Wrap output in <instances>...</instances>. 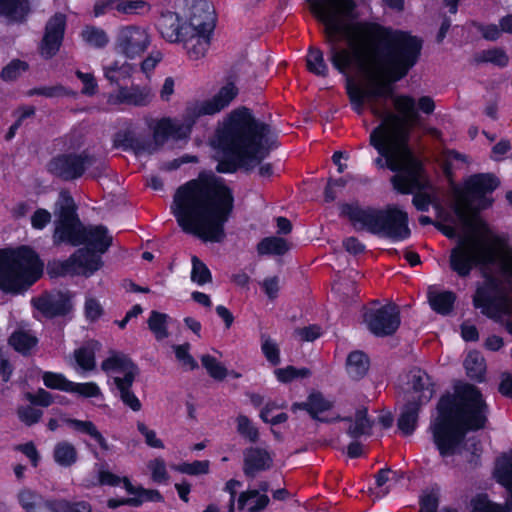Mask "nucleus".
<instances>
[{"label": "nucleus", "instance_id": "obj_52", "mask_svg": "<svg viewBox=\"0 0 512 512\" xmlns=\"http://www.w3.org/2000/svg\"><path fill=\"white\" fill-rule=\"evenodd\" d=\"M43 382L47 388L57 389L65 392H69L71 382L60 373L45 372L42 376Z\"/></svg>", "mask_w": 512, "mask_h": 512}, {"label": "nucleus", "instance_id": "obj_41", "mask_svg": "<svg viewBox=\"0 0 512 512\" xmlns=\"http://www.w3.org/2000/svg\"><path fill=\"white\" fill-rule=\"evenodd\" d=\"M133 71V65L127 62L120 63L115 61L104 67V75L111 83H118L121 80L130 78Z\"/></svg>", "mask_w": 512, "mask_h": 512}, {"label": "nucleus", "instance_id": "obj_63", "mask_svg": "<svg viewBox=\"0 0 512 512\" xmlns=\"http://www.w3.org/2000/svg\"><path fill=\"white\" fill-rule=\"evenodd\" d=\"M17 413L19 419L28 426L37 423L42 416V411L32 406L20 407Z\"/></svg>", "mask_w": 512, "mask_h": 512}, {"label": "nucleus", "instance_id": "obj_21", "mask_svg": "<svg viewBox=\"0 0 512 512\" xmlns=\"http://www.w3.org/2000/svg\"><path fill=\"white\" fill-rule=\"evenodd\" d=\"M34 307L45 317L63 316L72 309L68 296L63 293L44 294L32 300Z\"/></svg>", "mask_w": 512, "mask_h": 512}, {"label": "nucleus", "instance_id": "obj_25", "mask_svg": "<svg viewBox=\"0 0 512 512\" xmlns=\"http://www.w3.org/2000/svg\"><path fill=\"white\" fill-rule=\"evenodd\" d=\"M17 499L25 512H56L54 502L44 499L40 494L30 489L20 490Z\"/></svg>", "mask_w": 512, "mask_h": 512}, {"label": "nucleus", "instance_id": "obj_55", "mask_svg": "<svg viewBox=\"0 0 512 512\" xmlns=\"http://www.w3.org/2000/svg\"><path fill=\"white\" fill-rule=\"evenodd\" d=\"M70 393L77 394L84 398L100 397L102 392L98 385L94 382L75 383L71 382Z\"/></svg>", "mask_w": 512, "mask_h": 512}, {"label": "nucleus", "instance_id": "obj_5", "mask_svg": "<svg viewBox=\"0 0 512 512\" xmlns=\"http://www.w3.org/2000/svg\"><path fill=\"white\" fill-rule=\"evenodd\" d=\"M388 129L387 124L383 123L370 134V145L379 153L375 159L376 166L397 172L392 176L391 183L402 194H409L413 188L424 189L427 183L421 176L420 162L407 145L408 135H395V132H389Z\"/></svg>", "mask_w": 512, "mask_h": 512}, {"label": "nucleus", "instance_id": "obj_58", "mask_svg": "<svg viewBox=\"0 0 512 512\" xmlns=\"http://www.w3.org/2000/svg\"><path fill=\"white\" fill-rule=\"evenodd\" d=\"M172 468L180 473L188 474V475H200L207 474L209 471V462L208 461H194L192 463H181L178 465L172 466Z\"/></svg>", "mask_w": 512, "mask_h": 512}, {"label": "nucleus", "instance_id": "obj_13", "mask_svg": "<svg viewBox=\"0 0 512 512\" xmlns=\"http://www.w3.org/2000/svg\"><path fill=\"white\" fill-rule=\"evenodd\" d=\"M102 370L116 374L113 378L122 402L135 412L142 408L138 397L131 390L132 384L138 373L137 367L125 355L113 353L102 362Z\"/></svg>", "mask_w": 512, "mask_h": 512}, {"label": "nucleus", "instance_id": "obj_42", "mask_svg": "<svg viewBox=\"0 0 512 512\" xmlns=\"http://www.w3.org/2000/svg\"><path fill=\"white\" fill-rule=\"evenodd\" d=\"M330 408V403L326 401L321 394H312L306 402L296 403L292 409L306 410L314 419H317L318 413L324 412Z\"/></svg>", "mask_w": 512, "mask_h": 512}, {"label": "nucleus", "instance_id": "obj_18", "mask_svg": "<svg viewBox=\"0 0 512 512\" xmlns=\"http://www.w3.org/2000/svg\"><path fill=\"white\" fill-rule=\"evenodd\" d=\"M496 473L498 481L509 492L505 505L492 503L487 496L478 495L472 500V512H512V455L498 463Z\"/></svg>", "mask_w": 512, "mask_h": 512}, {"label": "nucleus", "instance_id": "obj_17", "mask_svg": "<svg viewBox=\"0 0 512 512\" xmlns=\"http://www.w3.org/2000/svg\"><path fill=\"white\" fill-rule=\"evenodd\" d=\"M150 35L139 26L122 27L116 37L115 49L129 59L141 56L150 45Z\"/></svg>", "mask_w": 512, "mask_h": 512}, {"label": "nucleus", "instance_id": "obj_37", "mask_svg": "<svg viewBox=\"0 0 512 512\" xmlns=\"http://www.w3.org/2000/svg\"><path fill=\"white\" fill-rule=\"evenodd\" d=\"M290 249L288 242L279 237H266L257 245L259 255H283Z\"/></svg>", "mask_w": 512, "mask_h": 512}, {"label": "nucleus", "instance_id": "obj_3", "mask_svg": "<svg viewBox=\"0 0 512 512\" xmlns=\"http://www.w3.org/2000/svg\"><path fill=\"white\" fill-rule=\"evenodd\" d=\"M487 413L488 407L473 385H463L455 395L443 396L429 427L439 454L448 457L459 453L467 431L485 427Z\"/></svg>", "mask_w": 512, "mask_h": 512}, {"label": "nucleus", "instance_id": "obj_30", "mask_svg": "<svg viewBox=\"0 0 512 512\" xmlns=\"http://www.w3.org/2000/svg\"><path fill=\"white\" fill-rule=\"evenodd\" d=\"M123 484L129 494L135 495L133 498H128L127 502L130 506L137 507L146 501L160 502L163 499L158 490L144 489L142 487L136 488L127 477L123 478Z\"/></svg>", "mask_w": 512, "mask_h": 512}, {"label": "nucleus", "instance_id": "obj_54", "mask_svg": "<svg viewBox=\"0 0 512 512\" xmlns=\"http://www.w3.org/2000/svg\"><path fill=\"white\" fill-rule=\"evenodd\" d=\"M261 349L266 359L272 365H278L280 363V351L279 347L275 341H273L269 336L262 335L261 336Z\"/></svg>", "mask_w": 512, "mask_h": 512}, {"label": "nucleus", "instance_id": "obj_4", "mask_svg": "<svg viewBox=\"0 0 512 512\" xmlns=\"http://www.w3.org/2000/svg\"><path fill=\"white\" fill-rule=\"evenodd\" d=\"M213 143L231 158L219 161L217 171L232 173L238 168L249 171L260 165L268 156L274 141L267 124L255 119L249 109L240 108L231 113Z\"/></svg>", "mask_w": 512, "mask_h": 512}, {"label": "nucleus", "instance_id": "obj_51", "mask_svg": "<svg viewBox=\"0 0 512 512\" xmlns=\"http://www.w3.org/2000/svg\"><path fill=\"white\" fill-rule=\"evenodd\" d=\"M191 280L198 285H204L212 281V276L208 267L197 257L192 259Z\"/></svg>", "mask_w": 512, "mask_h": 512}, {"label": "nucleus", "instance_id": "obj_14", "mask_svg": "<svg viewBox=\"0 0 512 512\" xmlns=\"http://www.w3.org/2000/svg\"><path fill=\"white\" fill-rule=\"evenodd\" d=\"M238 94L233 83H227L211 99L189 103L184 111L183 120L191 131L196 120L204 115H214L227 107Z\"/></svg>", "mask_w": 512, "mask_h": 512}, {"label": "nucleus", "instance_id": "obj_43", "mask_svg": "<svg viewBox=\"0 0 512 512\" xmlns=\"http://www.w3.org/2000/svg\"><path fill=\"white\" fill-rule=\"evenodd\" d=\"M307 68L308 70L321 77L328 75V66L324 60V55L321 49L310 47L307 55Z\"/></svg>", "mask_w": 512, "mask_h": 512}, {"label": "nucleus", "instance_id": "obj_6", "mask_svg": "<svg viewBox=\"0 0 512 512\" xmlns=\"http://www.w3.org/2000/svg\"><path fill=\"white\" fill-rule=\"evenodd\" d=\"M499 180L491 173H479L470 176L462 190L455 193L454 212L466 228L478 227L482 230L481 237L488 238L491 234L488 226L477 219L479 211L492 205L493 199L488 197L498 186Z\"/></svg>", "mask_w": 512, "mask_h": 512}, {"label": "nucleus", "instance_id": "obj_62", "mask_svg": "<svg viewBox=\"0 0 512 512\" xmlns=\"http://www.w3.org/2000/svg\"><path fill=\"white\" fill-rule=\"evenodd\" d=\"M66 94V89L61 85L43 86L33 88L27 92L28 96L40 95L47 98L60 97Z\"/></svg>", "mask_w": 512, "mask_h": 512}, {"label": "nucleus", "instance_id": "obj_59", "mask_svg": "<svg viewBox=\"0 0 512 512\" xmlns=\"http://www.w3.org/2000/svg\"><path fill=\"white\" fill-rule=\"evenodd\" d=\"M148 468L151 471L152 480L156 483H165L168 481V473L166 470L165 461L161 458H156L148 463Z\"/></svg>", "mask_w": 512, "mask_h": 512}, {"label": "nucleus", "instance_id": "obj_57", "mask_svg": "<svg viewBox=\"0 0 512 512\" xmlns=\"http://www.w3.org/2000/svg\"><path fill=\"white\" fill-rule=\"evenodd\" d=\"M421 176H422L423 180L427 183V187H425L424 189L413 188V190L410 193H412L415 190L418 191L413 197V204L417 210L427 211L431 204V198H430V195L428 194V191L431 189V185H430L429 181L426 179L422 170H421Z\"/></svg>", "mask_w": 512, "mask_h": 512}, {"label": "nucleus", "instance_id": "obj_34", "mask_svg": "<svg viewBox=\"0 0 512 512\" xmlns=\"http://www.w3.org/2000/svg\"><path fill=\"white\" fill-rule=\"evenodd\" d=\"M369 369V359L362 351L351 352L346 360V371L348 375L358 380L362 378Z\"/></svg>", "mask_w": 512, "mask_h": 512}, {"label": "nucleus", "instance_id": "obj_48", "mask_svg": "<svg viewBox=\"0 0 512 512\" xmlns=\"http://www.w3.org/2000/svg\"><path fill=\"white\" fill-rule=\"evenodd\" d=\"M82 38L87 44L95 48H103L109 42L107 33L104 30L93 26H87L83 29Z\"/></svg>", "mask_w": 512, "mask_h": 512}, {"label": "nucleus", "instance_id": "obj_46", "mask_svg": "<svg viewBox=\"0 0 512 512\" xmlns=\"http://www.w3.org/2000/svg\"><path fill=\"white\" fill-rule=\"evenodd\" d=\"M115 9L127 15H143L151 10V5L146 0H127L116 4Z\"/></svg>", "mask_w": 512, "mask_h": 512}, {"label": "nucleus", "instance_id": "obj_10", "mask_svg": "<svg viewBox=\"0 0 512 512\" xmlns=\"http://www.w3.org/2000/svg\"><path fill=\"white\" fill-rule=\"evenodd\" d=\"M76 204L67 190L59 193L55 203V229L53 233L54 245L68 243L72 246L83 244L84 225L76 213Z\"/></svg>", "mask_w": 512, "mask_h": 512}, {"label": "nucleus", "instance_id": "obj_40", "mask_svg": "<svg viewBox=\"0 0 512 512\" xmlns=\"http://www.w3.org/2000/svg\"><path fill=\"white\" fill-rule=\"evenodd\" d=\"M9 344L16 351L25 355L36 346L37 338L28 331L18 330L10 336Z\"/></svg>", "mask_w": 512, "mask_h": 512}, {"label": "nucleus", "instance_id": "obj_12", "mask_svg": "<svg viewBox=\"0 0 512 512\" xmlns=\"http://www.w3.org/2000/svg\"><path fill=\"white\" fill-rule=\"evenodd\" d=\"M190 134L188 125L184 120L165 117L157 121L153 128V138L144 139L126 136V146H129L137 155L153 154L169 139L180 140Z\"/></svg>", "mask_w": 512, "mask_h": 512}, {"label": "nucleus", "instance_id": "obj_49", "mask_svg": "<svg viewBox=\"0 0 512 512\" xmlns=\"http://www.w3.org/2000/svg\"><path fill=\"white\" fill-rule=\"evenodd\" d=\"M237 432L245 439L255 443L259 439V431L246 415H238L236 418Z\"/></svg>", "mask_w": 512, "mask_h": 512}, {"label": "nucleus", "instance_id": "obj_28", "mask_svg": "<svg viewBox=\"0 0 512 512\" xmlns=\"http://www.w3.org/2000/svg\"><path fill=\"white\" fill-rule=\"evenodd\" d=\"M63 422L66 423L68 426H70L72 429H74L78 433L86 434L90 436L93 440H95L99 446L104 450H109V445L107 440L104 438V436L101 434V432L98 430L96 425L92 421H83L78 419H72L64 417Z\"/></svg>", "mask_w": 512, "mask_h": 512}, {"label": "nucleus", "instance_id": "obj_20", "mask_svg": "<svg viewBox=\"0 0 512 512\" xmlns=\"http://www.w3.org/2000/svg\"><path fill=\"white\" fill-rule=\"evenodd\" d=\"M66 18L63 14H55L46 24L45 34L41 44V54L47 58L52 57L59 50Z\"/></svg>", "mask_w": 512, "mask_h": 512}, {"label": "nucleus", "instance_id": "obj_22", "mask_svg": "<svg viewBox=\"0 0 512 512\" xmlns=\"http://www.w3.org/2000/svg\"><path fill=\"white\" fill-rule=\"evenodd\" d=\"M273 458L269 451L259 447H250L244 451L243 472L249 478H255L259 472L270 469Z\"/></svg>", "mask_w": 512, "mask_h": 512}, {"label": "nucleus", "instance_id": "obj_2", "mask_svg": "<svg viewBox=\"0 0 512 512\" xmlns=\"http://www.w3.org/2000/svg\"><path fill=\"white\" fill-rule=\"evenodd\" d=\"M233 207L234 197L224 180L204 172L177 189L171 211L184 232L203 241L221 242Z\"/></svg>", "mask_w": 512, "mask_h": 512}, {"label": "nucleus", "instance_id": "obj_9", "mask_svg": "<svg viewBox=\"0 0 512 512\" xmlns=\"http://www.w3.org/2000/svg\"><path fill=\"white\" fill-rule=\"evenodd\" d=\"M215 27L214 10L206 0H196L190 8L189 22L182 25L180 43L191 60H199L207 54Z\"/></svg>", "mask_w": 512, "mask_h": 512}, {"label": "nucleus", "instance_id": "obj_31", "mask_svg": "<svg viewBox=\"0 0 512 512\" xmlns=\"http://www.w3.org/2000/svg\"><path fill=\"white\" fill-rule=\"evenodd\" d=\"M421 405L420 402L413 400L404 406L397 423L403 434L410 435L415 430Z\"/></svg>", "mask_w": 512, "mask_h": 512}, {"label": "nucleus", "instance_id": "obj_23", "mask_svg": "<svg viewBox=\"0 0 512 512\" xmlns=\"http://www.w3.org/2000/svg\"><path fill=\"white\" fill-rule=\"evenodd\" d=\"M112 236L109 234L107 227L103 225L85 226L83 233V244L87 245V249L98 254L105 253L112 245Z\"/></svg>", "mask_w": 512, "mask_h": 512}, {"label": "nucleus", "instance_id": "obj_19", "mask_svg": "<svg viewBox=\"0 0 512 512\" xmlns=\"http://www.w3.org/2000/svg\"><path fill=\"white\" fill-rule=\"evenodd\" d=\"M153 97L152 89L148 86H121L115 93L109 96L108 102L115 105L125 104L143 107L147 106Z\"/></svg>", "mask_w": 512, "mask_h": 512}, {"label": "nucleus", "instance_id": "obj_53", "mask_svg": "<svg viewBox=\"0 0 512 512\" xmlns=\"http://www.w3.org/2000/svg\"><path fill=\"white\" fill-rule=\"evenodd\" d=\"M310 370L307 368L297 369L294 366H287L275 370V375L280 382L288 383L296 378H306L310 376Z\"/></svg>", "mask_w": 512, "mask_h": 512}, {"label": "nucleus", "instance_id": "obj_35", "mask_svg": "<svg viewBox=\"0 0 512 512\" xmlns=\"http://www.w3.org/2000/svg\"><path fill=\"white\" fill-rule=\"evenodd\" d=\"M28 12L29 5L25 0H0V14L11 21L22 22Z\"/></svg>", "mask_w": 512, "mask_h": 512}, {"label": "nucleus", "instance_id": "obj_45", "mask_svg": "<svg viewBox=\"0 0 512 512\" xmlns=\"http://www.w3.org/2000/svg\"><path fill=\"white\" fill-rule=\"evenodd\" d=\"M168 316L158 311H152L148 319V327L157 340H163L168 337L167 331Z\"/></svg>", "mask_w": 512, "mask_h": 512}, {"label": "nucleus", "instance_id": "obj_47", "mask_svg": "<svg viewBox=\"0 0 512 512\" xmlns=\"http://www.w3.org/2000/svg\"><path fill=\"white\" fill-rule=\"evenodd\" d=\"M29 69V64L20 59H13L1 71L0 78L5 82H13Z\"/></svg>", "mask_w": 512, "mask_h": 512}, {"label": "nucleus", "instance_id": "obj_8", "mask_svg": "<svg viewBox=\"0 0 512 512\" xmlns=\"http://www.w3.org/2000/svg\"><path fill=\"white\" fill-rule=\"evenodd\" d=\"M43 264L28 247L0 250V290L18 294L30 287L42 274Z\"/></svg>", "mask_w": 512, "mask_h": 512}, {"label": "nucleus", "instance_id": "obj_1", "mask_svg": "<svg viewBox=\"0 0 512 512\" xmlns=\"http://www.w3.org/2000/svg\"><path fill=\"white\" fill-rule=\"evenodd\" d=\"M311 11L324 26V40L332 65L340 73L355 67L368 80L361 87L347 80L346 90L354 111L361 115L368 104L371 113L387 124L389 132L408 135L405 122L418 119L416 101L409 95L392 96L381 81H399L418 62L422 41L409 33L377 23L357 22L353 0H312Z\"/></svg>", "mask_w": 512, "mask_h": 512}, {"label": "nucleus", "instance_id": "obj_60", "mask_svg": "<svg viewBox=\"0 0 512 512\" xmlns=\"http://www.w3.org/2000/svg\"><path fill=\"white\" fill-rule=\"evenodd\" d=\"M173 349L177 360L182 364V366L190 370H193L198 366L197 362L189 353L190 344L185 343L182 345H175L173 346Z\"/></svg>", "mask_w": 512, "mask_h": 512}, {"label": "nucleus", "instance_id": "obj_44", "mask_svg": "<svg viewBox=\"0 0 512 512\" xmlns=\"http://www.w3.org/2000/svg\"><path fill=\"white\" fill-rule=\"evenodd\" d=\"M477 63H492L498 67H506L509 63V56L501 48L483 50L476 54Z\"/></svg>", "mask_w": 512, "mask_h": 512}, {"label": "nucleus", "instance_id": "obj_24", "mask_svg": "<svg viewBox=\"0 0 512 512\" xmlns=\"http://www.w3.org/2000/svg\"><path fill=\"white\" fill-rule=\"evenodd\" d=\"M76 275H92L102 266L100 255L87 248H80L71 255Z\"/></svg>", "mask_w": 512, "mask_h": 512}, {"label": "nucleus", "instance_id": "obj_7", "mask_svg": "<svg viewBox=\"0 0 512 512\" xmlns=\"http://www.w3.org/2000/svg\"><path fill=\"white\" fill-rule=\"evenodd\" d=\"M340 210L341 215L348 217L356 229H365L372 234L396 241L404 240L410 235L408 215L397 206L362 209L357 204H342Z\"/></svg>", "mask_w": 512, "mask_h": 512}, {"label": "nucleus", "instance_id": "obj_29", "mask_svg": "<svg viewBox=\"0 0 512 512\" xmlns=\"http://www.w3.org/2000/svg\"><path fill=\"white\" fill-rule=\"evenodd\" d=\"M158 30L162 37L171 43H180L183 37L182 25L179 24L178 17L173 13L162 15L158 23Z\"/></svg>", "mask_w": 512, "mask_h": 512}, {"label": "nucleus", "instance_id": "obj_38", "mask_svg": "<svg viewBox=\"0 0 512 512\" xmlns=\"http://www.w3.org/2000/svg\"><path fill=\"white\" fill-rule=\"evenodd\" d=\"M467 375L471 379L481 381L483 379L486 364L484 357L477 351L469 352L464 361Z\"/></svg>", "mask_w": 512, "mask_h": 512}, {"label": "nucleus", "instance_id": "obj_32", "mask_svg": "<svg viewBox=\"0 0 512 512\" xmlns=\"http://www.w3.org/2000/svg\"><path fill=\"white\" fill-rule=\"evenodd\" d=\"M53 459L61 467H71L78 460V451L71 442L60 441L54 446Z\"/></svg>", "mask_w": 512, "mask_h": 512}, {"label": "nucleus", "instance_id": "obj_16", "mask_svg": "<svg viewBox=\"0 0 512 512\" xmlns=\"http://www.w3.org/2000/svg\"><path fill=\"white\" fill-rule=\"evenodd\" d=\"M363 321L375 336H390L400 326V312L395 304L389 303L380 308L366 310L363 314Z\"/></svg>", "mask_w": 512, "mask_h": 512}, {"label": "nucleus", "instance_id": "obj_61", "mask_svg": "<svg viewBox=\"0 0 512 512\" xmlns=\"http://www.w3.org/2000/svg\"><path fill=\"white\" fill-rule=\"evenodd\" d=\"M56 512H92L91 505L85 501L69 502L59 501L55 503Z\"/></svg>", "mask_w": 512, "mask_h": 512}, {"label": "nucleus", "instance_id": "obj_64", "mask_svg": "<svg viewBox=\"0 0 512 512\" xmlns=\"http://www.w3.org/2000/svg\"><path fill=\"white\" fill-rule=\"evenodd\" d=\"M137 430L144 436L145 443L157 449H163V442L157 438L156 432L154 430L149 429L143 422H137Z\"/></svg>", "mask_w": 512, "mask_h": 512}, {"label": "nucleus", "instance_id": "obj_33", "mask_svg": "<svg viewBox=\"0 0 512 512\" xmlns=\"http://www.w3.org/2000/svg\"><path fill=\"white\" fill-rule=\"evenodd\" d=\"M100 346L99 342L91 340L74 351L75 360L82 370L91 371L95 368V352Z\"/></svg>", "mask_w": 512, "mask_h": 512}, {"label": "nucleus", "instance_id": "obj_15", "mask_svg": "<svg viewBox=\"0 0 512 512\" xmlns=\"http://www.w3.org/2000/svg\"><path fill=\"white\" fill-rule=\"evenodd\" d=\"M96 162V158L87 151L68 153L53 158L48 164V170L62 180L70 181L80 178Z\"/></svg>", "mask_w": 512, "mask_h": 512}, {"label": "nucleus", "instance_id": "obj_26", "mask_svg": "<svg viewBox=\"0 0 512 512\" xmlns=\"http://www.w3.org/2000/svg\"><path fill=\"white\" fill-rule=\"evenodd\" d=\"M408 383L411 385L414 393H418L413 400L420 404L427 403L433 396V385L428 374L421 369H413L409 372Z\"/></svg>", "mask_w": 512, "mask_h": 512}, {"label": "nucleus", "instance_id": "obj_50", "mask_svg": "<svg viewBox=\"0 0 512 512\" xmlns=\"http://www.w3.org/2000/svg\"><path fill=\"white\" fill-rule=\"evenodd\" d=\"M201 362L208 374L216 380H223L228 374L226 367L211 355H203Z\"/></svg>", "mask_w": 512, "mask_h": 512}, {"label": "nucleus", "instance_id": "obj_27", "mask_svg": "<svg viewBox=\"0 0 512 512\" xmlns=\"http://www.w3.org/2000/svg\"><path fill=\"white\" fill-rule=\"evenodd\" d=\"M343 420L349 422L347 434L352 438H359L362 435H370L373 427V421L368 418L366 408H360L355 412L353 418H344Z\"/></svg>", "mask_w": 512, "mask_h": 512}, {"label": "nucleus", "instance_id": "obj_39", "mask_svg": "<svg viewBox=\"0 0 512 512\" xmlns=\"http://www.w3.org/2000/svg\"><path fill=\"white\" fill-rule=\"evenodd\" d=\"M255 499L254 503L248 508L249 512H259L265 509L269 504V497L266 494H260L259 490H248L242 492L238 498L239 509H243L249 500Z\"/></svg>", "mask_w": 512, "mask_h": 512}, {"label": "nucleus", "instance_id": "obj_56", "mask_svg": "<svg viewBox=\"0 0 512 512\" xmlns=\"http://www.w3.org/2000/svg\"><path fill=\"white\" fill-rule=\"evenodd\" d=\"M72 266L73 262L71 256L65 261H52L47 265V273L51 277L76 275L75 269Z\"/></svg>", "mask_w": 512, "mask_h": 512}, {"label": "nucleus", "instance_id": "obj_36", "mask_svg": "<svg viewBox=\"0 0 512 512\" xmlns=\"http://www.w3.org/2000/svg\"><path fill=\"white\" fill-rule=\"evenodd\" d=\"M428 300L434 311L446 315L452 310L455 301V295L450 291L439 292L433 289H429Z\"/></svg>", "mask_w": 512, "mask_h": 512}, {"label": "nucleus", "instance_id": "obj_11", "mask_svg": "<svg viewBox=\"0 0 512 512\" xmlns=\"http://www.w3.org/2000/svg\"><path fill=\"white\" fill-rule=\"evenodd\" d=\"M493 267L489 268L485 285L479 287L473 297V304L481 313L495 322L512 314V300L492 276Z\"/></svg>", "mask_w": 512, "mask_h": 512}]
</instances>
